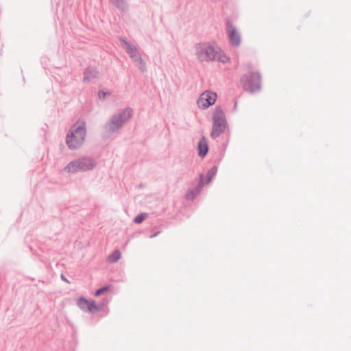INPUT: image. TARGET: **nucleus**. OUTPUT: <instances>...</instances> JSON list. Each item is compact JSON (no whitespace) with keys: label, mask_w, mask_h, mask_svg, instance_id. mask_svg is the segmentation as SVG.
Masks as SVG:
<instances>
[{"label":"nucleus","mask_w":351,"mask_h":351,"mask_svg":"<svg viewBox=\"0 0 351 351\" xmlns=\"http://www.w3.org/2000/svg\"><path fill=\"white\" fill-rule=\"evenodd\" d=\"M195 51L196 58L201 62L219 61L226 63L230 60L214 42L197 43L195 45Z\"/></svg>","instance_id":"nucleus-1"},{"label":"nucleus","mask_w":351,"mask_h":351,"mask_svg":"<svg viewBox=\"0 0 351 351\" xmlns=\"http://www.w3.org/2000/svg\"><path fill=\"white\" fill-rule=\"evenodd\" d=\"M86 137V125L84 120L78 119L70 128L66 136V144L71 150L80 148Z\"/></svg>","instance_id":"nucleus-2"},{"label":"nucleus","mask_w":351,"mask_h":351,"mask_svg":"<svg viewBox=\"0 0 351 351\" xmlns=\"http://www.w3.org/2000/svg\"><path fill=\"white\" fill-rule=\"evenodd\" d=\"M97 165L95 160L91 157L83 156L73 160L64 167L63 171L68 173L85 172L93 170Z\"/></svg>","instance_id":"nucleus-3"},{"label":"nucleus","mask_w":351,"mask_h":351,"mask_svg":"<svg viewBox=\"0 0 351 351\" xmlns=\"http://www.w3.org/2000/svg\"><path fill=\"white\" fill-rule=\"evenodd\" d=\"M133 110L131 108H126L112 118L105 124V130L109 134L114 133L122 128L124 124L132 117Z\"/></svg>","instance_id":"nucleus-4"},{"label":"nucleus","mask_w":351,"mask_h":351,"mask_svg":"<svg viewBox=\"0 0 351 351\" xmlns=\"http://www.w3.org/2000/svg\"><path fill=\"white\" fill-rule=\"evenodd\" d=\"M213 127L210 136L215 139L224 132L227 126L225 114L220 106L215 107L213 113Z\"/></svg>","instance_id":"nucleus-5"},{"label":"nucleus","mask_w":351,"mask_h":351,"mask_svg":"<svg viewBox=\"0 0 351 351\" xmlns=\"http://www.w3.org/2000/svg\"><path fill=\"white\" fill-rule=\"evenodd\" d=\"M119 40L135 65L141 70V71L145 72L147 71L146 63L143 60L138 48L123 37H121Z\"/></svg>","instance_id":"nucleus-6"},{"label":"nucleus","mask_w":351,"mask_h":351,"mask_svg":"<svg viewBox=\"0 0 351 351\" xmlns=\"http://www.w3.org/2000/svg\"><path fill=\"white\" fill-rule=\"evenodd\" d=\"M243 88L252 93L257 92L261 88V77L259 73L250 72L241 78Z\"/></svg>","instance_id":"nucleus-7"},{"label":"nucleus","mask_w":351,"mask_h":351,"mask_svg":"<svg viewBox=\"0 0 351 351\" xmlns=\"http://www.w3.org/2000/svg\"><path fill=\"white\" fill-rule=\"evenodd\" d=\"M217 99V94L212 91H205L201 94L197 100V105L200 108L206 109L213 105Z\"/></svg>","instance_id":"nucleus-8"},{"label":"nucleus","mask_w":351,"mask_h":351,"mask_svg":"<svg viewBox=\"0 0 351 351\" xmlns=\"http://www.w3.org/2000/svg\"><path fill=\"white\" fill-rule=\"evenodd\" d=\"M226 33L231 45L238 47L241 43V35L230 21L226 23Z\"/></svg>","instance_id":"nucleus-9"},{"label":"nucleus","mask_w":351,"mask_h":351,"mask_svg":"<svg viewBox=\"0 0 351 351\" xmlns=\"http://www.w3.org/2000/svg\"><path fill=\"white\" fill-rule=\"evenodd\" d=\"M199 180L197 185L195 188L189 190V191L186 193V199L187 200H193L202 190V188L204 187V186L205 184V183L204 182V174L200 173L199 175Z\"/></svg>","instance_id":"nucleus-10"},{"label":"nucleus","mask_w":351,"mask_h":351,"mask_svg":"<svg viewBox=\"0 0 351 351\" xmlns=\"http://www.w3.org/2000/svg\"><path fill=\"white\" fill-rule=\"evenodd\" d=\"M77 304L79 308L84 311L91 312L93 310H99V308L94 301H88L84 297H81L77 300Z\"/></svg>","instance_id":"nucleus-11"},{"label":"nucleus","mask_w":351,"mask_h":351,"mask_svg":"<svg viewBox=\"0 0 351 351\" xmlns=\"http://www.w3.org/2000/svg\"><path fill=\"white\" fill-rule=\"evenodd\" d=\"M99 72L97 69L92 66L87 67L84 72L83 81L84 82H90V80L97 78Z\"/></svg>","instance_id":"nucleus-12"},{"label":"nucleus","mask_w":351,"mask_h":351,"mask_svg":"<svg viewBox=\"0 0 351 351\" xmlns=\"http://www.w3.org/2000/svg\"><path fill=\"white\" fill-rule=\"evenodd\" d=\"M198 154L200 157H204L208 151V141L205 136H202L197 144Z\"/></svg>","instance_id":"nucleus-13"},{"label":"nucleus","mask_w":351,"mask_h":351,"mask_svg":"<svg viewBox=\"0 0 351 351\" xmlns=\"http://www.w3.org/2000/svg\"><path fill=\"white\" fill-rule=\"evenodd\" d=\"M109 1L121 10L124 11L128 8V5L125 0H109Z\"/></svg>","instance_id":"nucleus-14"},{"label":"nucleus","mask_w":351,"mask_h":351,"mask_svg":"<svg viewBox=\"0 0 351 351\" xmlns=\"http://www.w3.org/2000/svg\"><path fill=\"white\" fill-rule=\"evenodd\" d=\"M120 258L121 252L119 250H116L108 256V260L110 263H116Z\"/></svg>","instance_id":"nucleus-15"},{"label":"nucleus","mask_w":351,"mask_h":351,"mask_svg":"<svg viewBox=\"0 0 351 351\" xmlns=\"http://www.w3.org/2000/svg\"><path fill=\"white\" fill-rule=\"evenodd\" d=\"M217 171V167L216 166L213 167L210 169L206 175V181L204 182L205 184H209L213 177L216 175Z\"/></svg>","instance_id":"nucleus-16"},{"label":"nucleus","mask_w":351,"mask_h":351,"mask_svg":"<svg viewBox=\"0 0 351 351\" xmlns=\"http://www.w3.org/2000/svg\"><path fill=\"white\" fill-rule=\"evenodd\" d=\"M147 217V214L146 213H141V214H139L134 219V221L136 223H141L145 219V217Z\"/></svg>","instance_id":"nucleus-17"},{"label":"nucleus","mask_w":351,"mask_h":351,"mask_svg":"<svg viewBox=\"0 0 351 351\" xmlns=\"http://www.w3.org/2000/svg\"><path fill=\"white\" fill-rule=\"evenodd\" d=\"M108 288H109V287L106 286V287H101V289H99L98 290H97L95 291V295L98 296V295H101V293H103L106 291H107L108 289Z\"/></svg>","instance_id":"nucleus-18"},{"label":"nucleus","mask_w":351,"mask_h":351,"mask_svg":"<svg viewBox=\"0 0 351 351\" xmlns=\"http://www.w3.org/2000/svg\"><path fill=\"white\" fill-rule=\"evenodd\" d=\"M107 95H108V93L101 91V90L98 93V96L100 99H104Z\"/></svg>","instance_id":"nucleus-19"},{"label":"nucleus","mask_w":351,"mask_h":351,"mask_svg":"<svg viewBox=\"0 0 351 351\" xmlns=\"http://www.w3.org/2000/svg\"><path fill=\"white\" fill-rule=\"evenodd\" d=\"M61 278L65 281L66 282H69V280L64 277V276L63 274L61 275Z\"/></svg>","instance_id":"nucleus-20"},{"label":"nucleus","mask_w":351,"mask_h":351,"mask_svg":"<svg viewBox=\"0 0 351 351\" xmlns=\"http://www.w3.org/2000/svg\"><path fill=\"white\" fill-rule=\"evenodd\" d=\"M158 234V232H156V233H154V234H152L150 237H151V238H154V237H155Z\"/></svg>","instance_id":"nucleus-21"}]
</instances>
